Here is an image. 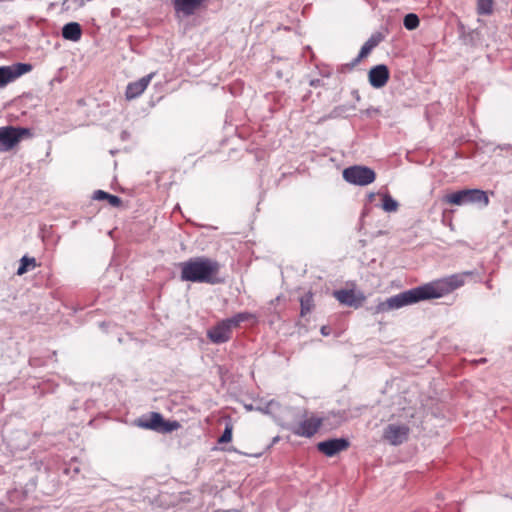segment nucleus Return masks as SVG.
Instances as JSON below:
<instances>
[{"instance_id": "nucleus-5", "label": "nucleus", "mask_w": 512, "mask_h": 512, "mask_svg": "<svg viewBox=\"0 0 512 512\" xmlns=\"http://www.w3.org/2000/svg\"><path fill=\"white\" fill-rule=\"evenodd\" d=\"M31 136V130H0V152L13 149L22 139Z\"/></svg>"}, {"instance_id": "nucleus-16", "label": "nucleus", "mask_w": 512, "mask_h": 512, "mask_svg": "<svg viewBox=\"0 0 512 512\" xmlns=\"http://www.w3.org/2000/svg\"><path fill=\"white\" fill-rule=\"evenodd\" d=\"M93 199L95 200H107L109 204L113 207H119L122 203L120 197L116 195L109 194L103 190H96L93 195Z\"/></svg>"}, {"instance_id": "nucleus-10", "label": "nucleus", "mask_w": 512, "mask_h": 512, "mask_svg": "<svg viewBox=\"0 0 512 512\" xmlns=\"http://www.w3.org/2000/svg\"><path fill=\"white\" fill-rule=\"evenodd\" d=\"M350 446V443L345 438H334L326 441L319 442L317 449L327 457H333L337 453L345 451Z\"/></svg>"}, {"instance_id": "nucleus-8", "label": "nucleus", "mask_w": 512, "mask_h": 512, "mask_svg": "<svg viewBox=\"0 0 512 512\" xmlns=\"http://www.w3.org/2000/svg\"><path fill=\"white\" fill-rule=\"evenodd\" d=\"M232 326L228 319L218 322L215 326L207 331L208 339L214 344H222L228 342L232 337Z\"/></svg>"}, {"instance_id": "nucleus-9", "label": "nucleus", "mask_w": 512, "mask_h": 512, "mask_svg": "<svg viewBox=\"0 0 512 512\" xmlns=\"http://www.w3.org/2000/svg\"><path fill=\"white\" fill-rule=\"evenodd\" d=\"M323 423V419L316 416L303 419L296 426L291 428L294 435L310 438L314 436Z\"/></svg>"}, {"instance_id": "nucleus-18", "label": "nucleus", "mask_w": 512, "mask_h": 512, "mask_svg": "<svg viewBox=\"0 0 512 512\" xmlns=\"http://www.w3.org/2000/svg\"><path fill=\"white\" fill-rule=\"evenodd\" d=\"M232 328H237L239 325L246 321L256 320V316L250 312H240L235 314L233 317L227 318Z\"/></svg>"}, {"instance_id": "nucleus-24", "label": "nucleus", "mask_w": 512, "mask_h": 512, "mask_svg": "<svg viewBox=\"0 0 512 512\" xmlns=\"http://www.w3.org/2000/svg\"><path fill=\"white\" fill-rule=\"evenodd\" d=\"M233 424L229 421L225 425L222 435L218 438V444L229 443L232 440Z\"/></svg>"}, {"instance_id": "nucleus-26", "label": "nucleus", "mask_w": 512, "mask_h": 512, "mask_svg": "<svg viewBox=\"0 0 512 512\" xmlns=\"http://www.w3.org/2000/svg\"><path fill=\"white\" fill-rule=\"evenodd\" d=\"M321 334L324 336H328L330 334V328L328 326H323L321 328Z\"/></svg>"}, {"instance_id": "nucleus-20", "label": "nucleus", "mask_w": 512, "mask_h": 512, "mask_svg": "<svg viewBox=\"0 0 512 512\" xmlns=\"http://www.w3.org/2000/svg\"><path fill=\"white\" fill-rule=\"evenodd\" d=\"M37 267L36 259L33 257L23 256L17 269V275H23L29 270Z\"/></svg>"}, {"instance_id": "nucleus-1", "label": "nucleus", "mask_w": 512, "mask_h": 512, "mask_svg": "<svg viewBox=\"0 0 512 512\" xmlns=\"http://www.w3.org/2000/svg\"><path fill=\"white\" fill-rule=\"evenodd\" d=\"M470 272L463 274H454L422 286H418L397 295L388 298L384 302L378 303L375 307V313H382L393 309H399L407 305L415 304L419 301L441 298L465 283V277Z\"/></svg>"}, {"instance_id": "nucleus-2", "label": "nucleus", "mask_w": 512, "mask_h": 512, "mask_svg": "<svg viewBox=\"0 0 512 512\" xmlns=\"http://www.w3.org/2000/svg\"><path fill=\"white\" fill-rule=\"evenodd\" d=\"M182 281L193 283L215 284L218 282L217 275L220 264L208 257H194L179 263Z\"/></svg>"}, {"instance_id": "nucleus-11", "label": "nucleus", "mask_w": 512, "mask_h": 512, "mask_svg": "<svg viewBox=\"0 0 512 512\" xmlns=\"http://www.w3.org/2000/svg\"><path fill=\"white\" fill-rule=\"evenodd\" d=\"M154 76L155 73L152 72L137 81L129 83L125 92L126 99L132 100L139 97L146 90Z\"/></svg>"}, {"instance_id": "nucleus-7", "label": "nucleus", "mask_w": 512, "mask_h": 512, "mask_svg": "<svg viewBox=\"0 0 512 512\" xmlns=\"http://www.w3.org/2000/svg\"><path fill=\"white\" fill-rule=\"evenodd\" d=\"M409 433L410 428L405 424H389L383 431V439L398 446L408 439Z\"/></svg>"}, {"instance_id": "nucleus-13", "label": "nucleus", "mask_w": 512, "mask_h": 512, "mask_svg": "<svg viewBox=\"0 0 512 512\" xmlns=\"http://www.w3.org/2000/svg\"><path fill=\"white\" fill-rule=\"evenodd\" d=\"M369 82L374 88L383 87L389 79V70L385 65H377L369 71Z\"/></svg>"}, {"instance_id": "nucleus-25", "label": "nucleus", "mask_w": 512, "mask_h": 512, "mask_svg": "<svg viewBox=\"0 0 512 512\" xmlns=\"http://www.w3.org/2000/svg\"><path fill=\"white\" fill-rule=\"evenodd\" d=\"M180 428V423L178 421H166L163 419V424H161L160 432L168 433Z\"/></svg>"}, {"instance_id": "nucleus-6", "label": "nucleus", "mask_w": 512, "mask_h": 512, "mask_svg": "<svg viewBox=\"0 0 512 512\" xmlns=\"http://www.w3.org/2000/svg\"><path fill=\"white\" fill-rule=\"evenodd\" d=\"M32 65L27 63H17L11 66H0V87L6 86L18 77L30 72Z\"/></svg>"}, {"instance_id": "nucleus-21", "label": "nucleus", "mask_w": 512, "mask_h": 512, "mask_svg": "<svg viewBox=\"0 0 512 512\" xmlns=\"http://www.w3.org/2000/svg\"><path fill=\"white\" fill-rule=\"evenodd\" d=\"M398 202L394 200L389 194L383 195L382 208L386 212H395L398 209Z\"/></svg>"}, {"instance_id": "nucleus-3", "label": "nucleus", "mask_w": 512, "mask_h": 512, "mask_svg": "<svg viewBox=\"0 0 512 512\" xmlns=\"http://www.w3.org/2000/svg\"><path fill=\"white\" fill-rule=\"evenodd\" d=\"M443 201L457 206L480 204L486 207L489 204V197L487 193L481 189H463L445 195Z\"/></svg>"}, {"instance_id": "nucleus-12", "label": "nucleus", "mask_w": 512, "mask_h": 512, "mask_svg": "<svg viewBox=\"0 0 512 512\" xmlns=\"http://www.w3.org/2000/svg\"><path fill=\"white\" fill-rule=\"evenodd\" d=\"M333 296L341 303L350 307H359L365 300L362 294H356L353 290H336Z\"/></svg>"}, {"instance_id": "nucleus-23", "label": "nucleus", "mask_w": 512, "mask_h": 512, "mask_svg": "<svg viewBox=\"0 0 512 512\" xmlns=\"http://www.w3.org/2000/svg\"><path fill=\"white\" fill-rule=\"evenodd\" d=\"M404 27L407 30H414L419 26V18L414 13H409L404 17Z\"/></svg>"}, {"instance_id": "nucleus-17", "label": "nucleus", "mask_w": 512, "mask_h": 512, "mask_svg": "<svg viewBox=\"0 0 512 512\" xmlns=\"http://www.w3.org/2000/svg\"><path fill=\"white\" fill-rule=\"evenodd\" d=\"M380 41L381 37L379 35H374L369 38L361 47L357 60L366 57L371 52V50L380 43Z\"/></svg>"}, {"instance_id": "nucleus-4", "label": "nucleus", "mask_w": 512, "mask_h": 512, "mask_svg": "<svg viewBox=\"0 0 512 512\" xmlns=\"http://www.w3.org/2000/svg\"><path fill=\"white\" fill-rule=\"evenodd\" d=\"M343 178L355 185L365 186L372 183L375 178V172L365 166H352L343 171Z\"/></svg>"}, {"instance_id": "nucleus-15", "label": "nucleus", "mask_w": 512, "mask_h": 512, "mask_svg": "<svg viewBox=\"0 0 512 512\" xmlns=\"http://www.w3.org/2000/svg\"><path fill=\"white\" fill-rule=\"evenodd\" d=\"M161 424H163V416L158 412H152L149 419L140 420L139 426L160 432Z\"/></svg>"}, {"instance_id": "nucleus-19", "label": "nucleus", "mask_w": 512, "mask_h": 512, "mask_svg": "<svg viewBox=\"0 0 512 512\" xmlns=\"http://www.w3.org/2000/svg\"><path fill=\"white\" fill-rule=\"evenodd\" d=\"M300 306H301V310H300L301 316H305L313 310L314 300H313L312 292L309 291L300 298Z\"/></svg>"}, {"instance_id": "nucleus-22", "label": "nucleus", "mask_w": 512, "mask_h": 512, "mask_svg": "<svg viewBox=\"0 0 512 512\" xmlns=\"http://www.w3.org/2000/svg\"><path fill=\"white\" fill-rule=\"evenodd\" d=\"M477 11L480 15H489L493 11V0H477Z\"/></svg>"}, {"instance_id": "nucleus-14", "label": "nucleus", "mask_w": 512, "mask_h": 512, "mask_svg": "<svg viewBox=\"0 0 512 512\" xmlns=\"http://www.w3.org/2000/svg\"><path fill=\"white\" fill-rule=\"evenodd\" d=\"M82 29L79 23L70 22L63 26L62 28V36L66 40L70 41H78L81 38Z\"/></svg>"}, {"instance_id": "nucleus-27", "label": "nucleus", "mask_w": 512, "mask_h": 512, "mask_svg": "<svg viewBox=\"0 0 512 512\" xmlns=\"http://www.w3.org/2000/svg\"><path fill=\"white\" fill-rule=\"evenodd\" d=\"M3 128L10 129V128H13V127L12 126H4Z\"/></svg>"}]
</instances>
